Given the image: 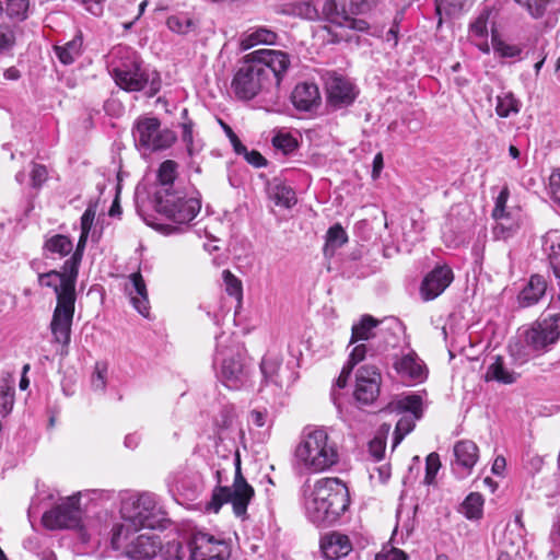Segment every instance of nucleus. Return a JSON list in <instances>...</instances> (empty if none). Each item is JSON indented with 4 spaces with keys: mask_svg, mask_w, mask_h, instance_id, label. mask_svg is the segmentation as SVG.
I'll list each match as a JSON object with an SVG mask.
<instances>
[{
    "mask_svg": "<svg viewBox=\"0 0 560 560\" xmlns=\"http://www.w3.org/2000/svg\"><path fill=\"white\" fill-rule=\"evenodd\" d=\"M542 249L550 259L560 258V231L551 230L545 234Z\"/></svg>",
    "mask_w": 560,
    "mask_h": 560,
    "instance_id": "obj_45",
    "label": "nucleus"
},
{
    "mask_svg": "<svg viewBox=\"0 0 560 560\" xmlns=\"http://www.w3.org/2000/svg\"><path fill=\"white\" fill-rule=\"evenodd\" d=\"M133 138L139 148L153 152L172 147L177 136L170 128L161 127L158 118L140 117L133 127Z\"/></svg>",
    "mask_w": 560,
    "mask_h": 560,
    "instance_id": "obj_13",
    "label": "nucleus"
},
{
    "mask_svg": "<svg viewBox=\"0 0 560 560\" xmlns=\"http://www.w3.org/2000/svg\"><path fill=\"white\" fill-rule=\"evenodd\" d=\"M261 373L267 382L281 385L279 372L281 369V359L277 354L268 353L261 361Z\"/></svg>",
    "mask_w": 560,
    "mask_h": 560,
    "instance_id": "obj_36",
    "label": "nucleus"
},
{
    "mask_svg": "<svg viewBox=\"0 0 560 560\" xmlns=\"http://www.w3.org/2000/svg\"><path fill=\"white\" fill-rule=\"evenodd\" d=\"M107 368L105 364L97 363L92 375V386L96 390H103L106 386Z\"/></svg>",
    "mask_w": 560,
    "mask_h": 560,
    "instance_id": "obj_57",
    "label": "nucleus"
},
{
    "mask_svg": "<svg viewBox=\"0 0 560 560\" xmlns=\"http://www.w3.org/2000/svg\"><path fill=\"white\" fill-rule=\"evenodd\" d=\"M559 338L560 314L550 315L520 330L516 340L510 345V352L518 363H524L547 351Z\"/></svg>",
    "mask_w": 560,
    "mask_h": 560,
    "instance_id": "obj_7",
    "label": "nucleus"
},
{
    "mask_svg": "<svg viewBox=\"0 0 560 560\" xmlns=\"http://www.w3.org/2000/svg\"><path fill=\"white\" fill-rule=\"evenodd\" d=\"M390 477V469L387 465L374 467L370 472V478L380 483H385Z\"/></svg>",
    "mask_w": 560,
    "mask_h": 560,
    "instance_id": "obj_62",
    "label": "nucleus"
},
{
    "mask_svg": "<svg viewBox=\"0 0 560 560\" xmlns=\"http://www.w3.org/2000/svg\"><path fill=\"white\" fill-rule=\"evenodd\" d=\"M492 10L485 8L479 15L471 22L469 26L468 38L483 54L490 52V44L488 42V27L492 23Z\"/></svg>",
    "mask_w": 560,
    "mask_h": 560,
    "instance_id": "obj_23",
    "label": "nucleus"
},
{
    "mask_svg": "<svg viewBox=\"0 0 560 560\" xmlns=\"http://www.w3.org/2000/svg\"><path fill=\"white\" fill-rule=\"evenodd\" d=\"M376 325L377 320L372 316H363L360 323L352 326L351 343L370 339L373 336V329Z\"/></svg>",
    "mask_w": 560,
    "mask_h": 560,
    "instance_id": "obj_41",
    "label": "nucleus"
},
{
    "mask_svg": "<svg viewBox=\"0 0 560 560\" xmlns=\"http://www.w3.org/2000/svg\"><path fill=\"white\" fill-rule=\"evenodd\" d=\"M492 48L495 55L500 58L514 59L517 58L522 51L520 46L501 39L497 32L492 30L491 37Z\"/></svg>",
    "mask_w": 560,
    "mask_h": 560,
    "instance_id": "obj_39",
    "label": "nucleus"
},
{
    "mask_svg": "<svg viewBox=\"0 0 560 560\" xmlns=\"http://www.w3.org/2000/svg\"><path fill=\"white\" fill-rule=\"evenodd\" d=\"M183 141L186 144V149L190 155L199 152L201 150L200 143H195L194 141V135H192V126L191 124H184L183 125Z\"/></svg>",
    "mask_w": 560,
    "mask_h": 560,
    "instance_id": "obj_56",
    "label": "nucleus"
},
{
    "mask_svg": "<svg viewBox=\"0 0 560 560\" xmlns=\"http://www.w3.org/2000/svg\"><path fill=\"white\" fill-rule=\"evenodd\" d=\"M82 38L80 36L74 37L63 46H56L55 50L58 59L63 65L72 63L81 54Z\"/></svg>",
    "mask_w": 560,
    "mask_h": 560,
    "instance_id": "obj_35",
    "label": "nucleus"
},
{
    "mask_svg": "<svg viewBox=\"0 0 560 560\" xmlns=\"http://www.w3.org/2000/svg\"><path fill=\"white\" fill-rule=\"evenodd\" d=\"M177 168L178 164L173 160H166L161 163L158 171L159 189L156 191H173L179 189L174 186Z\"/></svg>",
    "mask_w": 560,
    "mask_h": 560,
    "instance_id": "obj_30",
    "label": "nucleus"
},
{
    "mask_svg": "<svg viewBox=\"0 0 560 560\" xmlns=\"http://www.w3.org/2000/svg\"><path fill=\"white\" fill-rule=\"evenodd\" d=\"M156 211L170 223H155L154 228L165 235L178 233L187 226L201 208L199 198L184 189L156 191Z\"/></svg>",
    "mask_w": 560,
    "mask_h": 560,
    "instance_id": "obj_5",
    "label": "nucleus"
},
{
    "mask_svg": "<svg viewBox=\"0 0 560 560\" xmlns=\"http://www.w3.org/2000/svg\"><path fill=\"white\" fill-rule=\"evenodd\" d=\"M290 66L288 54L259 49L246 55L236 71L232 89L238 98L250 100L275 82L277 85Z\"/></svg>",
    "mask_w": 560,
    "mask_h": 560,
    "instance_id": "obj_1",
    "label": "nucleus"
},
{
    "mask_svg": "<svg viewBox=\"0 0 560 560\" xmlns=\"http://www.w3.org/2000/svg\"><path fill=\"white\" fill-rule=\"evenodd\" d=\"M327 101L334 108H342L353 103L358 95L354 84L341 75H331L327 83Z\"/></svg>",
    "mask_w": 560,
    "mask_h": 560,
    "instance_id": "obj_20",
    "label": "nucleus"
},
{
    "mask_svg": "<svg viewBox=\"0 0 560 560\" xmlns=\"http://www.w3.org/2000/svg\"><path fill=\"white\" fill-rule=\"evenodd\" d=\"M371 9L370 0H324L323 16L330 24L329 31L334 40H350V32H368L369 23L354 15L363 14Z\"/></svg>",
    "mask_w": 560,
    "mask_h": 560,
    "instance_id": "obj_8",
    "label": "nucleus"
},
{
    "mask_svg": "<svg viewBox=\"0 0 560 560\" xmlns=\"http://www.w3.org/2000/svg\"><path fill=\"white\" fill-rule=\"evenodd\" d=\"M120 515L122 522L119 525H126L135 530L158 528L166 521L158 498L150 492L125 494L121 499Z\"/></svg>",
    "mask_w": 560,
    "mask_h": 560,
    "instance_id": "obj_10",
    "label": "nucleus"
},
{
    "mask_svg": "<svg viewBox=\"0 0 560 560\" xmlns=\"http://www.w3.org/2000/svg\"><path fill=\"white\" fill-rule=\"evenodd\" d=\"M467 0H436V12L440 16L442 14L453 15L464 9ZM442 18H440L441 20Z\"/></svg>",
    "mask_w": 560,
    "mask_h": 560,
    "instance_id": "obj_52",
    "label": "nucleus"
},
{
    "mask_svg": "<svg viewBox=\"0 0 560 560\" xmlns=\"http://www.w3.org/2000/svg\"><path fill=\"white\" fill-rule=\"evenodd\" d=\"M486 378L488 381H498L503 384H511L516 381V374L506 369L500 358L488 366Z\"/></svg>",
    "mask_w": 560,
    "mask_h": 560,
    "instance_id": "obj_31",
    "label": "nucleus"
},
{
    "mask_svg": "<svg viewBox=\"0 0 560 560\" xmlns=\"http://www.w3.org/2000/svg\"><path fill=\"white\" fill-rule=\"evenodd\" d=\"M418 419H415V417L412 416H402L397 424H396V429H395V432H394V443H393V447H396L401 441L402 439L409 433L412 431V429L415 428V424H416V421Z\"/></svg>",
    "mask_w": 560,
    "mask_h": 560,
    "instance_id": "obj_48",
    "label": "nucleus"
},
{
    "mask_svg": "<svg viewBox=\"0 0 560 560\" xmlns=\"http://www.w3.org/2000/svg\"><path fill=\"white\" fill-rule=\"evenodd\" d=\"M170 491L173 495L190 500L194 499L197 493V485L185 477L175 478L170 483Z\"/></svg>",
    "mask_w": 560,
    "mask_h": 560,
    "instance_id": "obj_43",
    "label": "nucleus"
},
{
    "mask_svg": "<svg viewBox=\"0 0 560 560\" xmlns=\"http://www.w3.org/2000/svg\"><path fill=\"white\" fill-rule=\"evenodd\" d=\"M14 389L9 384L0 386V415L5 417L13 408Z\"/></svg>",
    "mask_w": 560,
    "mask_h": 560,
    "instance_id": "obj_51",
    "label": "nucleus"
},
{
    "mask_svg": "<svg viewBox=\"0 0 560 560\" xmlns=\"http://www.w3.org/2000/svg\"><path fill=\"white\" fill-rule=\"evenodd\" d=\"M520 109L521 102L511 92H504L497 96L495 112L500 117L515 115Z\"/></svg>",
    "mask_w": 560,
    "mask_h": 560,
    "instance_id": "obj_34",
    "label": "nucleus"
},
{
    "mask_svg": "<svg viewBox=\"0 0 560 560\" xmlns=\"http://www.w3.org/2000/svg\"><path fill=\"white\" fill-rule=\"evenodd\" d=\"M454 275L448 266H436L421 282L420 295L422 300L431 301L438 298L452 283Z\"/></svg>",
    "mask_w": 560,
    "mask_h": 560,
    "instance_id": "obj_21",
    "label": "nucleus"
},
{
    "mask_svg": "<svg viewBox=\"0 0 560 560\" xmlns=\"http://www.w3.org/2000/svg\"><path fill=\"white\" fill-rule=\"evenodd\" d=\"M273 419L266 408L253 409L248 416V424L268 432L272 427Z\"/></svg>",
    "mask_w": 560,
    "mask_h": 560,
    "instance_id": "obj_44",
    "label": "nucleus"
},
{
    "mask_svg": "<svg viewBox=\"0 0 560 560\" xmlns=\"http://www.w3.org/2000/svg\"><path fill=\"white\" fill-rule=\"evenodd\" d=\"M293 458L301 472L320 474L339 464L340 447L329 428L307 425L301 432Z\"/></svg>",
    "mask_w": 560,
    "mask_h": 560,
    "instance_id": "obj_3",
    "label": "nucleus"
},
{
    "mask_svg": "<svg viewBox=\"0 0 560 560\" xmlns=\"http://www.w3.org/2000/svg\"><path fill=\"white\" fill-rule=\"evenodd\" d=\"M167 26L171 31L186 34L194 27V21L186 14H175L167 19Z\"/></svg>",
    "mask_w": 560,
    "mask_h": 560,
    "instance_id": "obj_49",
    "label": "nucleus"
},
{
    "mask_svg": "<svg viewBox=\"0 0 560 560\" xmlns=\"http://www.w3.org/2000/svg\"><path fill=\"white\" fill-rule=\"evenodd\" d=\"M164 552L171 560H226L230 546L221 538L198 530L186 542L178 537L174 538Z\"/></svg>",
    "mask_w": 560,
    "mask_h": 560,
    "instance_id": "obj_9",
    "label": "nucleus"
},
{
    "mask_svg": "<svg viewBox=\"0 0 560 560\" xmlns=\"http://www.w3.org/2000/svg\"><path fill=\"white\" fill-rule=\"evenodd\" d=\"M270 197L277 206L291 208L296 203L294 190L281 183L275 184L270 188Z\"/></svg>",
    "mask_w": 560,
    "mask_h": 560,
    "instance_id": "obj_32",
    "label": "nucleus"
},
{
    "mask_svg": "<svg viewBox=\"0 0 560 560\" xmlns=\"http://www.w3.org/2000/svg\"><path fill=\"white\" fill-rule=\"evenodd\" d=\"M553 200L560 206V170L552 172L549 178Z\"/></svg>",
    "mask_w": 560,
    "mask_h": 560,
    "instance_id": "obj_63",
    "label": "nucleus"
},
{
    "mask_svg": "<svg viewBox=\"0 0 560 560\" xmlns=\"http://www.w3.org/2000/svg\"><path fill=\"white\" fill-rule=\"evenodd\" d=\"M213 365L219 381L230 389L249 385L250 373L244 348L224 334L217 338Z\"/></svg>",
    "mask_w": 560,
    "mask_h": 560,
    "instance_id": "obj_6",
    "label": "nucleus"
},
{
    "mask_svg": "<svg viewBox=\"0 0 560 560\" xmlns=\"http://www.w3.org/2000/svg\"><path fill=\"white\" fill-rule=\"evenodd\" d=\"M320 549L325 559L337 560L346 557L352 550V545L346 535L330 533L322 538Z\"/></svg>",
    "mask_w": 560,
    "mask_h": 560,
    "instance_id": "obj_24",
    "label": "nucleus"
},
{
    "mask_svg": "<svg viewBox=\"0 0 560 560\" xmlns=\"http://www.w3.org/2000/svg\"><path fill=\"white\" fill-rule=\"evenodd\" d=\"M81 259L80 254H72L71 258L66 260L62 271H49L38 276L40 285L54 289L57 295V303L61 298H71L75 301V282Z\"/></svg>",
    "mask_w": 560,
    "mask_h": 560,
    "instance_id": "obj_14",
    "label": "nucleus"
},
{
    "mask_svg": "<svg viewBox=\"0 0 560 560\" xmlns=\"http://www.w3.org/2000/svg\"><path fill=\"white\" fill-rule=\"evenodd\" d=\"M509 195L510 192L508 187H504L495 199V206L492 215L495 220L493 233L497 238L510 237L516 230L520 229L522 223L521 210L518 208L508 209L506 207Z\"/></svg>",
    "mask_w": 560,
    "mask_h": 560,
    "instance_id": "obj_17",
    "label": "nucleus"
},
{
    "mask_svg": "<svg viewBox=\"0 0 560 560\" xmlns=\"http://www.w3.org/2000/svg\"><path fill=\"white\" fill-rule=\"evenodd\" d=\"M81 523L79 497L63 499L56 508L43 515V524L49 529L75 528Z\"/></svg>",
    "mask_w": 560,
    "mask_h": 560,
    "instance_id": "obj_16",
    "label": "nucleus"
},
{
    "mask_svg": "<svg viewBox=\"0 0 560 560\" xmlns=\"http://www.w3.org/2000/svg\"><path fill=\"white\" fill-rule=\"evenodd\" d=\"M272 143L277 149L282 150L284 153L291 152L296 148V139L288 131L279 130L273 139Z\"/></svg>",
    "mask_w": 560,
    "mask_h": 560,
    "instance_id": "obj_50",
    "label": "nucleus"
},
{
    "mask_svg": "<svg viewBox=\"0 0 560 560\" xmlns=\"http://www.w3.org/2000/svg\"><path fill=\"white\" fill-rule=\"evenodd\" d=\"M277 34L266 27H254L246 31L240 39L242 50H247L257 45H272L276 43Z\"/></svg>",
    "mask_w": 560,
    "mask_h": 560,
    "instance_id": "obj_27",
    "label": "nucleus"
},
{
    "mask_svg": "<svg viewBox=\"0 0 560 560\" xmlns=\"http://www.w3.org/2000/svg\"><path fill=\"white\" fill-rule=\"evenodd\" d=\"M15 44V34L9 26H0V52L10 50Z\"/></svg>",
    "mask_w": 560,
    "mask_h": 560,
    "instance_id": "obj_58",
    "label": "nucleus"
},
{
    "mask_svg": "<svg viewBox=\"0 0 560 560\" xmlns=\"http://www.w3.org/2000/svg\"><path fill=\"white\" fill-rule=\"evenodd\" d=\"M441 468L440 457L436 453H431L428 455L425 460V477L424 481L428 485H432L435 481V477L438 471Z\"/></svg>",
    "mask_w": 560,
    "mask_h": 560,
    "instance_id": "obj_53",
    "label": "nucleus"
},
{
    "mask_svg": "<svg viewBox=\"0 0 560 560\" xmlns=\"http://www.w3.org/2000/svg\"><path fill=\"white\" fill-rule=\"evenodd\" d=\"M425 392L401 395L394 402L395 410L409 412L415 419H420L424 409Z\"/></svg>",
    "mask_w": 560,
    "mask_h": 560,
    "instance_id": "obj_28",
    "label": "nucleus"
},
{
    "mask_svg": "<svg viewBox=\"0 0 560 560\" xmlns=\"http://www.w3.org/2000/svg\"><path fill=\"white\" fill-rule=\"evenodd\" d=\"M382 376L377 368L362 365L355 372L354 398L364 405L372 404L380 394Z\"/></svg>",
    "mask_w": 560,
    "mask_h": 560,
    "instance_id": "obj_18",
    "label": "nucleus"
},
{
    "mask_svg": "<svg viewBox=\"0 0 560 560\" xmlns=\"http://www.w3.org/2000/svg\"><path fill=\"white\" fill-rule=\"evenodd\" d=\"M393 366L399 378L406 384L416 385L428 378V368L415 351H408L397 357Z\"/></svg>",
    "mask_w": 560,
    "mask_h": 560,
    "instance_id": "obj_19",
    "label": "nucleus"
},
{
    "mask_svg": "<svg viewBox=\"0 0 560 560\" xmlns=\"http://www.w3.org/2000/svg\"><path fill=\"white\" fill-rule=\"evenodd\" d=\"M347 242L346 231L340 225L331 226L327 232L326 253L332 254Z\"/></svg>",
    "mask_w": 560,
    "mask_h": 560,
    "instance_id": "obj_47",
    "label": "nucleus"
},
{
    "mask_svg": "<svg viewBox=\"0 0 560 560\" xmlns=\"http://www.w3.org/2000/svg\"><path fill=\"white\" fill-rule=\"evenodd\" d=\"M291 102L301 112L316 110L322 103L318 86L310 82L298 83L291 93Z\"/></svg>",
    "mask_w": 560,
    "mask_h": 560,
    "instance_id": "obj_22",
    "label": "nucleus"
},
{
    "mask_svg": "<svg viewBox=\"0 0 560 560\" xmlns=\"http://www.w3.org/2000/svg\"><path fill=\"white\" fill-rule=\"evenodd\" d=\"M223 281L225 285L226 292L235 296L236 299H241L242 296V283L241 281L232 275L229 270L223 271Z\"/></svg>",
    "mask_w": 560,
    "mask_h": 560,
    "instance_id": "obj_55",
    "label": "nucleus"
},
{
    "mask_svg": "<svg viewBox=\"0 0 560 560\" xmlns=\"http://www.w3.org/2000/svg\"><path fill=\"white\" fill-rule=\"evenodd\" d=\"M547 283L544 277L535 275L532 276L527 285L521 291L518 302L522 306H530L537 303L545 294Z\"/></svg>",
    "mask_w": 560,
    "mask_h": 560,
    "instance_id": "obj_29",
    "label": "nucleus"
},
{
    "mask_svg": "<svg viewBox=\"0 0 560 560\" xmlns=\"http://www.w3.org/2000/svg\"><path fill=\"white\" fill-rule=\"evenodd\" d=\"M126 525H115L112 530V546L129 558L150 559L160 556L163 560L166 558L165 549L174 539L162 542L160 537L153 533H139Z\"/></svg>",
    "mask_w": 560,
    "mask_h": 560,
    "instance_id": "obj_11",
    "label": "nucleus"
},
{
    "mask_svg": "<svg viewBox=\"0 0 560 560\" xmlns=\"http://www.w3.org/2000/svg\"><path fill=\"white\" fill-rule=\"evenodd\" d=\"M48 178V171L46 166L34 163L31 171L32 186L40 187Z\"/></svg>",
    "mask_w": 560,
    "mask_h": 560,
    "instance_id": "obj_59",
    "label": "nucleus"
},
{
    "mask_svg": "<svg viewBox=\"0 0 560 560\" xmlns=\"http://www.w3.org/2000/svg\"><path fill=\"white\" fill-rule=\"evenodd\" d=\"M454 455L456 468L462 467L464 474H469L479 457L478 446L472 441H460L454 446Z\"/></svg>",
    "mask_w": 560,
    "mask_h": 560,
    "instance_id": "obj_26",
    "label": "nucleus"
},
{
    "mask_svg": "<svg viewBox=\"0 0 560 560\" xmlns=\"http://www.w3.org/2000/svg\"><path fill=\"white\" fill-rule=\"evenodd\" d=\"M113 54L120 59L113 68L117 85L126 91L136 92L141 91L150 83V96L160 90L159 74L143 68L136 51L128 47L119 46L115 48Z\"/></svg>",
    "mask_w": 560,
    "mask_h": 560,
    "instance_id": "obj_12",
    "label": "nucleus"
},
{
    "mask_svg": "<svg viewBox=\"0 0 560 560\" xmlns=\"http://www.w3.org/2000/svg\"><path fill=\"white\" fill-rule=\"evenodd\" d=\"M523 7L534 19H541L546 15L552 0H514Z\"/></svg>",
    "mask_w": 560,
    "mask_h": 560,
    "instance_id": "obj_46",
    "label": "nucleus"
},
{
    "mask_svg": "<svg viewBox=\"0 0 560 560\" xmlns=\"http://www.w3.org/2000/svg\"><path fill=\"white\" fill-rule=\"evenodd\" d=\"M45 249L51 254L62 258L69 255L73 249L72 241L66 235H54L45 243Z\"/></svg>",
    "mask_w": 560,
    "mask_h": 560,
    "instance_id": "obj_37",
    "label": "nucleus"
},
{
    "mask_svg": "<svg viewBox=\"0 0 560 560\" xmlns=\"http://www.w3.org/2000/svg\"><path fill=\"white\" fill-rule=\"evenodd\" d=\"M284 12L306 20H324L323 10L319 12L318 9L308 1L293 3L284 10Z\"/></svg>",
    "mask_w": 560,
    "mask_h": 560,
    "instance_id": "obj_42",
    "label": "nucleus"
},
{
    "mask_svg": "<svg viewBox=\"0 0 560 560\" xmlns=\"http://www.w3.org/2000/svg\"><path fill=\"white\" fill-rule=\"evenodd\" d=\"M370 453L374 456L375 459L380 460L383 458L384 451H385V444L382 440H373L370 443Z\"/></svg>",
    "mask_w": 560,
    "mask_h": 560,
    "instance_id": "obj_64",
    "label": "nucleus"
},
{
    "mask_svg": "<svg viewBox=\"0 0 560 560\" xmlns=\"http://www.w3.org/2000/svg\"><path fill=\"white\" fill-rule=\"evenodd\" d=\"M485 500L480 493H470L462 503L460 512L469 520H478L482 516Z\"/></svg>",
    "mask_w": 560,
    "mask_h": 560,
    "instance_id": "obj_38",
    "label": "nucleus"
},
{
    "mask_svg": "<svg viewBox=\"0 0 560 560\" xmlns=\"http://www.w3.org/2000/svg\"><path fill=\"white\" fill-rule=\"evenodd\" d=\"M96 211L93 207L86 208L81 217V235L77 245V249L73 254H80V259L82 260L83 250L86 245L88 236L90 230L93 225L95 219Z\"/></svg>",
    "mask_w": 560,
    "mask_h": 560,
    "instance_id": "obj_40",
    "label": "nucleus"
},
{
    "mask_svg": "<svg viewBox=\"0 0 560 560\" xmlns=\"http://www.w3.org/2000/svg\"><path fill=\"white\" fill-rule=\"evenodd\" d=\"M127 291L133 307L143 316L149 315L150 303L145 282L140 272H135L129 277Z\"/></svg>",
    "mask_w": 560,
    "mask_h": 560,
    "instance_id": "obj_25",
    "label": "nucleus"
},
{
    "mask_svg": "<svg viewBox=\"0 0 560 560\" xmlns=\"http://www.w3.org/2000/svg\"><path fill=\"white\" fill-rule=\"evenodd\" d=\"M215 478L218 485L206 504V511L218 513L224 504L229 503L233 514L245 521L247 508L255 497V490L242 475L241 459L237 453L232 457L224 458L223 466L215 471Z\"/></svg>",
    "mask_w": 560,
    "mask_h": 560,
    "instance_id": "obj_2",
    "label": "nucleus"
},
{
    "mask_svg": "<svg viewBox=\"0 0 560 560\" xmlns=\"http://www.w3.org/2000/svg\"><path fill=\"white\" fill-rule=\"evenodd\" d=\"M228 136L233 144V148L237 154H244L246 161L255 167H260L266 164L265 158L258 151H248L245 145L242 144L236 135L226 127Z\"/></svg>",
    "mask_w": 560,
    "mask_h": 560,
    "instance_id": "obj_33",
    "label": "nucleus"
},
{
    "mask_svg": "<svg viewBox=\"0 0 560 560\" xmlns=\"http://www.w3.org/2000/svg\"><path fill=\"white\" fill-rule=\"evenodd\" d=\"M368 352V348L364 343L357 345L350 352L347 365L353 366L364 360Z\"/></svg>",
    "mask_w": 560,
    "mask_h": 560,
    "instance_id": "obj_61",
    "label": "nucleus"
},
{
    "mask_svg": "<svg viewBox=\"0 0 560 560\" xmlns=\"http://www.w3.org/2000/svg\"><path fill=\"white\" fill-rule=\"evenodd\" d=\"M350 503L347 486L338 478H320L304 490V512L317 526L332 525Z\"/></svg>",
    "mask_w": 560,
    "mask_h": 560,
    "instance_id": "obj_4",
    "label": "nucleus"
},
{
    "mask_svg": "<svg viewBox=\"0 0 560 560\" xmlns=\"http://www.w3.org/2000/svg\"><path fill=\"white\" fill-rule=\"evenodd\" d=\"M375 560H407V556L400 549L385 546L375 557Z\"/></svg>",
    "mask_w": 560,
    "mask_h": 560,
    "instance_id": "obj_60",
    "label": "nucleus"
},
{
    "mask_svg": "<svg viewBox=\"0 0 560 560\" xmlns=\"http://www.w3.org/2000/svg\"><path fill=\"white\" fill-rule=\"evenodd\" d=\"M9 16L24 19L28 9V0H4Z\"/></svg>",
    "mask_w": 560,
    "mask_h": 560,
    "instance_id": "obj_54",
    "label": "nucleus"
},
{
    "mask_svg": "<svg viewBox=\"0 0 560 560\" xmlns=\"http://www.w3.org/2000/svg\"><path fill=\"white\" fill-rule=\"evenodd\" d=\"M74 303L71 298H61L57 303L50 322L52 341L61 347V353H67L71 341V327L74 315Z\"/></svg>",
    "mask_w": 560,
    "mask_h": 560,
    "instance_id": "obj_15",
    "label": "nucleus"
}]
</instances>
